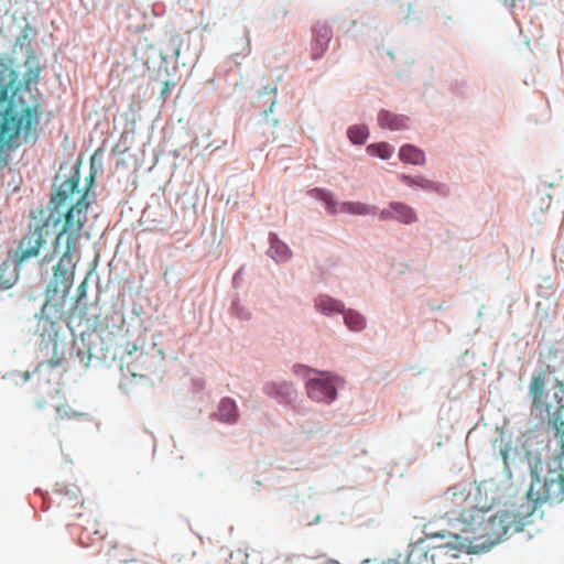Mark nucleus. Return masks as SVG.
I'll return each instance as SVG.
<instances>
[{"label": "nucleus", "mask_w": 564, "mask_h": 564, "mask_svg": "<svg viewBox=\"0 0 564 564\" xmlns=\"http://www.w3.org/2000/svg\"><path fill=\"white\" fill-rule=\"evenodd\" d=\"M88 195L89 186L82 191L79 188V173L75 172L52 193L48 210L41 208L31 213L28 231L18 245V263L35 258L46 245L48 228L62 225L53 246L54 251H57L64 242L65 249L58 262L53 267V278L46 291V305L51 304L57 310L64 308L74 283L75 257L78 252L79 240L90 207Z\"/></svg>", "instance_id": "nucleus-1"}, {"label": "nucleus", "mask_w": 564, "mask_h": 564, "mask_svg": "<svg viewBox=\"0 0 564 564\" xmlns=\"http://www.w3.org/2000/svg\"><path fill=\"white\" fill-rule=\"evenodd\" d=\"M532 481L529 496L535 494V501L530 498L519 505L499 510L489 518H485L487 510L481 508V517L473 521L467 533L474 534L477 547L480 552L489 551L500 543L510 532L522 531L533 522L536 511V501L560 500L564 491V476L561 469H549L544 473V463L538 456L530 460Z\"/></svg>", "instance_id": "nucleus-2"}, {"label": "nucleus", "mask_w": 564, "mask_h": 564, "mask_svg": "<svg viewBox=\"0 0 564 564\" xmlns=\"http://www.w3.org/2000/svg\"><path fill=\"white\" fill-rule=\"evenodd\" d=\"M478 496L479 488L471 484H456L437 497L435 507L440 516L449 524L457 523L460 533H467L473 521L481 517Z\"/></svg>", "instance_id": "nucleus-3"}, {"label": "nucleus", "mask_w": 564, "mask_h": 564, "mask_svg": "<svg viewBox=\"0 0 564 564\" xmlns=\"http://www.w3.org/2000/svg\"><path fill=\"white\" fill-rule=\"evenodd\" d=\"M18 96L13 105L0 111V165L9 161V152L19 145L21 135H28L36 129V104L31 98L28 105H21Z\"/></svg>", "instance_id": "nucleus-4"}, {"label": "nucleus", "mask_w": 564, "mask_h": 564, "mask_svg": "<svg viewBox=\"0 0 564 564\" xmlns=\"http://www.w3.org/2000/svg\"><path fill=\"white\" fill-rule=\"evenodd\" d=\"M2 77L0 89V111H6L13 105L14 98L20 97L21 105H28L31 98L36 104V126L40 123L41 102L40 95L35 85L39 82L40 69L29 68L24 75V83L17 84L18 75L13 69H3L0 72Z\"/></svg>", "instance_id": "nucleus-5"}, {"label": "nucleus", "mask_w": 564, "mask_h": 564, "mask_svg": "<svg viewBox=\"0 0 564 564\" xmlns=\"http://www.w3.org/2000/svg\"><path fill=\"white\" fill-rule=\"evenodd\" d=\"M84 546L99 544L98 554L106 557L107 562L128 563L133 560V551L116 539H108L99 529L84 528L79 535Z\"/></svg>", "instance_id": "nucleus-6"}, {"label": "nucleus", "mask_w": 564, "mask_h": 564, "mask_svg": "<svg viewBox=\"0 0 564 564\" xmlns=\"http://www.w3.org/2000/svg\"><path fill=\"white\" fill-rule=\"evenodd\" d=\"M314 192L316 193V197L326 204L330 214L345 213L359 216L377 215L376 206L367 205L361 202H345L337 208V203L330 192L321 188H316Z\"/></svg>", "instance_id": "nucleus-7"}, {"label": "nucleus", "mask_w": 564, "mask_h": 564, "mask_svg": "<svg viewBox=\"0 0 564 564\" xmlns=\"http://www.w3.org/2000/svg\"><path fill=\"white\" fill-rule=\"evenodd\" d=\"M307 395L316 402L329 403L337 397V391L329 376L311 379L306 383Z\"/></svg>", "instance_id": "nucleus-8"}, {"label": "nucleus", "mask_w": 564, "mask_h": 564, "mask_svg": "<svg viewBox=\"0 0 564 564\" xmlns=\"http://www.w3.org/2000/svg\"><path fill=\"white\" fill-rule=\"evenodd\" d=\"M440 547L451 551L453 557H458L462 553H481L477 547L474 534L470 533L451 534V541L442 544Z\"/></svg>", "instance_id": "nucleus-9"}, {"label": "nucleus", "mask_w": 564, "mask_h": 564, "mask_svg": "<svg viewBox=\"0 0 564 564\" xmlns=\"http://www.w3.org/2000/svg\"><path fill=\"white\" fill-rule=\"evenodd\" d=\"M313 41L311 43V55L313 59L321 58L328 48L332 39V30L326 24H318L313 30Z\"/></svg>", "instance_id": "nucleus-10"}, {"label": "nucleus", "mask_w": 564, "mask_h": 564, "mask_svg": "<svg viewBox=\"0 0 564 564\" xmlns=\"http://www.w3.org/2000/svg\"><path fill=\"white\" fill-rule=\"evenodd\" d=\"M409 119L402 115L392 113L388 110H381L378 115V123L381 128L393 131L408 128Z\"/></svg>", "instance_id": "nucleus-11"}, {"label": "nucleus", "mask_w": 564, "mask_h": 564, "mask_svg": "<svg viewBox=\"0 0 564 564\" xmlns=\"http://www.w3.org/2000/svg\"><path fill=\"white\" fill-rule=\"evenodd\" d=\"M545 389V375L539 373L534 376L530 382L529 394L532 400V405L535 409H539L543 401V394Z\"/></svg>", "instance_id": "nucleus-12"}, {"label": "nucleus", "mask_w": 564, "mask_h": 564, "mask_svg": "<svg viewBox=\"0 0 564 564\" xmlns=\"http://www.w3.org/2000/svg\"><path fill=\"white\" fill-rule=\"evenodd\" d=\"M217 415L221 422L236 423L239 416L236 402L229 398L223 399L218 406Z\"/></svg>", "instance_id": "nucleus-13"}, {"label": "nucleus", "mask_w": 564, "mask_h": 564, "mask_svg": "<svg viewBox=\"0 0 564 564\" xmlns=\"http://www.w3.org/2000/svg\"><path fill=\"white\" fill-rule=\"evenodd\" d=\"M390 208L394 212V219L405 225L417 220V216L412 207L400 202L390 203Z\"/></svg>", "instance_id": "nucleus-14"}, {"label": "nucleus", "mask_w": 564, "mask_h": 564, "mask_svg": "<svg viewBox=\"0 0 564 564\" xmlns=\"http://www.w3.org/2000/svg\"><path fill=\"white\" fill-rule=\"evenodd\" d=\"M400 160L405 163H411L415 165H422L425 162V155L422 150L419 148L405 144L400 149L399 153Z\"/></svg>", "instance_id": "nucleus-15"}, {"label": "nucleus", "mask_w": 564, "mask_h": 564, "mask_svg": "<svg viewBox=\"0 0 564 564\" xmlns=\"http://www.w3.org/2000/svg\"><path fill=\"white\" fill-rule=\"evenodd\" d=\"M84 419H87L86 413L75 411L68 405L63 404V405L56 408V423L58 426H63L67 422H70V421L78 422Z\"/></svg>", "instance_id": "nucleus-16"}, {"label": "nucleus", "mask_w": 564, "mask_h": 564, "mask_svg": "<svg viewBox=\"0 0 564 564\" xmlns=\"http://www.w3.org/2000/svg\"><path fill=\"white\" fill-rule=\"evenodd\" d=\"M62 365V358L53 357L48 361L41 362L39 366L32 371H24L20 375L21 382L25 383L30 380L32 376H37L39 379L50 369H55Z\"/></svg>", "instance_id": "nucleus-17"}, {"label": "nucleus", "mask_w": 564, "mask_h": 564, "mask_svg": "<svg viewBox=\"0 0 564 564\" xmlns=\"http://www.w3.org/2000/svg\"><path fill=\"white\" fill-rule=\"evenodd\" d=\"M315 307L324 314L340 313L344 311V304L340 301L327 295H319L315 300Z\"/></svg>", "instance_id": "nucleus-18"}, {"label": "nucleus", "mask_w": 564, "mask_h": 564, "mask_svg": "<svg viewBox=\"0 0 564 564\" xmlns=\"http://www.w3.org/2000/svg\"><path fill=\"white\" fill-rule=\"evenodd\" d=\"M270 256L275 259L276 261H284L290 258V249L289 247L276 239V237H273L271 239V246L269 249Z\"/></svg>", "instance_id": "nucleus-19"}, {"label": "nucleus", "mask_w": 564, "mask_h": 564, "mask_svg": "<svg viewBox=\"0 0 564 564\" xmlns=\"http://www.w3.org/2000/svg\"><path fill=\"white\" fill-rule=\"evenodd\" d=\"M399 178L409 185H414V186L421 187L423 189H427V191H437L438 189V185L435 182L430 181L423 176L411 177L409 175L402 174L399 176Z\"/></svg>", "instance_id": "nucleus-20"}, {"label": "nucleus", "mask_w": 564, "mask_h": 564, "mask_svg": "<svg viewBox=\"0 0 564 564\" xmlns=\"http://www.w3.org/2000/svg\"><path fill=\"white\" fill-rule=\"evenodd\" d=\"M344 318L351 330L358 332L365 326V318L356 311H347Z\"/></svg>", "instance_id": "nucleus-21"}, {"label": "nucleus", "mask_w": 564, "mask_h": 564, "mask_svg": "<svg viewBox=\"0 0 564 564\" xmlns=\"http://www.w3.org/2000/svg\"><path fill=\"white\" fill-rule=\"evenodd\" d=\"M368 129L366 126H352L348 130V138L355 144H364L368 138Z\"/></svg>", "instance_id": "nucleus-22"}, {"label": "nucleus", "mask_w": 564, "mask_h": 564, "mask_svg": "<svg viewBox=\"0 0 564 564\" xmlns=\"http://www.w3.org/2000/svg\"><path fill=\"white\" fill-rule=\"evenodd\" d=\"M367 151L383 160L389 159L393 153V149L388 143L371 144L367 148Z\"/></svg>", "instance_id": "nucleus-23"}, {"label": "nucleus", "mask_w": 564, "mask_h": 564, "mask_svg": "<svg viewBox=\"0 0 564 564\" xmlns=\"http://www.w3.org/2000/svg\"><path fill=\"white\" fill-rule=\"evenodd\" d=\"M121 356H132L134 352L142 349V347L139 345V340H127L126 343L120 344L119 346Z\"/></svg>", "instance_id": "nucleus-24"}, {"label": "nucleus", "mask_w": 564, "mask_h": 564, "mask_svg": "<svg viewBox=\"0 0 564 564\" xmlns=\"http://www.w3.org/2000/svg\"><path fill=\"white\" fill-rule=\"evenodd\" d=\"M262 94H268L270 96H272L269 100H270V107H269V110H265L264 113L268 115V112H272L273 111V108L276 104V99H275V95H276V88L275 87H264V90Z\"/></svg>", "instance_id": "nucleus-25"}, {"label": "nucleus", "mask_w": 564, "mask_h": 564, "mask_svg": "<svg viewBox=\"0 0 564 564\" xmlns=\"http://www.w3.org/2000/svg\"><path fill=\"white\" fill-rule=\"evenodd\" d=\"M87 295V283L86 281H83L77 290H76V300H75V306H77L79 304V302L86 297Z\"/></svg>", "instance_id": "nucleus-26"}, {"label": "nucleus", "mask_w": 564, "mask_h": 564, "mask_svg": "<svg viewBox=\"0 0 564 564\" xmlns=\"http://www.w3.org/2000/svg\"><path fill=\"white\" fill-rule=\"evenodd\" d=\"M379 218L381 220L394 219V212L390 207L382 209L379 214Z\"/></svg>", "instance_id": "nucleus-27"}, {"label": "nucleus", "mask_w": 564, "mask_h": 564, "mask_svg": "<svg viewBox=\"0 0 564 564\" xmlns=\"http://www.w3.org/2000/svg\"><path fill=\"white\" fill-rule=\"evenodd\" d=\"M508 454H509V448L508 447H505L503 449L500 451V455L503 459V463L507 465L508 463Z\"/></svg>", "instance_id": "nucleus-28"}, {"label": "nucleus", "mask_w": 564, "mask_h": 564, "mask_svg": "<svg viewBox=\"0 0 564 564\" xmlns=\"http://www.w3.org/2000/svg\"><path fill=\"white\" fill-rule=\"evenodd\" d=\"M54 256L53 254H46L44 258H43V262H51L53 260Z\"/></svg>", "instance_id": "nucleus-29"}, {"label": "nucleus", "mask_w": 564, "mask_h": 564, "mask_svg": "<svg viewBox=\"0 0 564 564\" xmlns=\"http://www.w3.org/2000/svg\"><path fill=\"white\" fill-rule=\"evenodd\" d=\"M152 368H153V365L152 364H149L144 367V370H148L149 372L152 371Z\"/></svg>", "instance_id": "nucleus-30"}, {"label": "nucleus", "mask_w": 564, "mask_h": 564, "mask_svg": "<svg viewBox=\"0 0 564 564\" xmlns=\"http://www.w3.org/2000/svg\"><path fill=\"white\" fill-rule=\"evenodd\" d=\"M383 564H400V563L395 560H389V561L384 562Z\"/></svg>", "instance_id": "nucleus-31"}, {"label": "nucleus", "mask_w": 564, "mask_h": 564, "mask_svg": "<svg viewBox=\"0 0 564 564\" xmlns=\"http://www.w3.org/2000/svg\"><path fill=\"white\" fill-rule=\"evenodd\" d=\"M430 535H431V536H441V538H444V534H442V533H431Z\"/></svg>", "instance_id": "nucleus-32"}, {"label": "nucleus", "mask_w": 564, "mask_h": 564, "mask_svg": "<svg viewBox=\"0 0 564 564\" xmlns=\"http://www.w3.org/2000/svg\"><path fill=\"white\" fill-rule=\"evenodd\" d=\"M75 503H76V505H79V506L82 507V502L79 501V499H78V498H75Z\"/></svg>", "instance_id": "nucleus-33"}, {"label": "nucleus", "mask_w": 564, "mask_h": 564, "mask_svg": "<svg viewBox=\"0 0 564 564\" xmlns=\"http://www.w3.org/2000/svg\"><path fill=\"white\" fill-rule=\"evenodd\" d=\"M530 441H531V437H528V438L525 440V444L528 445V444L530 443Z\"/></svg>", "instance_id": "nucleus-34"}, {"label": "nucleus", "mask_w": 564, "mask_h": 564, "mask_svg": "<svg viewBox=\"0 0 564 564\" xmlns=\"http://www.w3.org/2000/svg\"><path fill=\"white\" fill-rule=\"evenodd\" d=\"M527 455H528V457L530 458L532 454H531V452H530V451H528V452H527Z\"/></svg>", "instance_id": "nucleus-35"}, {"label": "nucleus", "mask_w": 564, "mask_h": 564, "mask_svg": "<svg viewBox=\"0 0 564 564\" xmlns=\"http://www.w3.org/2000/svg\"><path fill=\"white\" fill-rule=\"evenodd\" d=\"M563 384H564V380H563Z\"/></svg>", "instance_id": "nucleus-36"}]
</instances>
